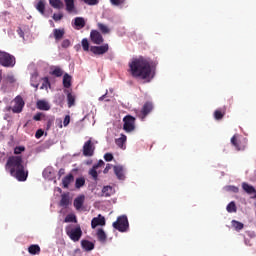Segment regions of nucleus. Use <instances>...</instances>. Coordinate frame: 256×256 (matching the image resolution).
Returning <instances> with one entry per match:
<instances>
[{
    "mask_svg": "<svg viewBox=\"0 0 256 256\" xmlns=\"http://www.w3.org/2000/svg\"><path fill=\"white\" fill-rule=\"evenodd\" d=\"M130 73L135 79H142L144 83H151L153 79V70L149 60L139 57L132 60L129 64Z\"/></svg>",
    "mask_w": 256,
    "mask_h": 256,
    "instance_id": "nucleus-1",
    "label": "nucleus"
},
{
    "mask_svg": "<svg viewBox=\"0 0 256 256\" xmlns=\"http://www.w3.org/2000/svg\"><path fill=\"white\" fill-rule=\"evenodd\" d=\"M5 169L17 181H27V177H29V171H25V166L23 165V156H10L6 162Z\"/></svg>",
    "mask_w": 256,
    "mask_h": 256,
    "instance_id": "nucleus-2",
    "label": "nucleus"
},
{
    "mask_svg": "<svg viewBox=\"0 0 256 256\" xmlns=\"http://www.w3.org/2000/svg\"><path fill=\"white\" fill-rule=\"evenodd\" d=\"M112 227L120 233H126V231H129V219H127L126 215L118 216Z\"/></svg>",
    "mask_w": 256,
    "mask_h": 256,
    "instance_id": "nucleus-3",
    "label": "nucleus"
},
{
    "mask_svg": "<svg viewBox=\"0 0 256 256\" xmlns=\"http://www.w3.org/2000/svg\"><path fill=\"white\" fill-rule=\"evenodd\" d=\"M66 235L69 236V239L71 241H74V243H77L83 237V230H81V226H76L75 228L71 226L66 227Z\"/></svg>",
    "mask_w": 256,
    "mask_h": 256,
    "instance_id": "nucleus-4",
    "label": "nucleus"
},
{
    "mask_svg": "<svg viewBox=\"0 0 256 256\" xmlns=\"http://www.w3.org/2000/svg\"><path fill=\"white\" fill-rule=\"evenodd\" d=\"M231 144L236 151H245L247 149V138L236 134L231 138Z\"/></svg>",
    "mask_w": 256,
    "mask_h": 256,
    "instance_id": "nucleus-5",
    "label": "nucleus"
},
{
    "mask_svg": "<svg viewBox=\"0 0 256 256\" xmlns=\"http://www.w3.org/2000/svg\"><path fill=\"white\" fill-rule=\"evenodd\" d=\"M13 107L7 106L5 108V111L9 112L12 111L13 113H22L23 112V107H25V101L23 100V97L21 96H16L15 99L13 100Z\"/></svg>",
    "mask_w": 256,
    "mask_h": 256,
    "instance_id": "nucleus-6",
    "label": "nucleus"
},
{
    "mask_svg": "<svg viewBox=\"0 0 256 256\" xmlns=\"http://www.w3.org/2000/svg\"><path fill=\"white\" fill-rule=\"evenodd\" d=\"M15 63V56L7 52L0 51V65H2V67H15Z\"/></svg>",
    "mask_w": 256,
    "mask_h": 256,
    "instance_id": "nucleus-7",
    "label": "nucleus"
},
{
    "mask_svg": "<svg viewBox=\"0 0 256 256\" xmlns=\"http://www.w3.org/2000/svg\"><path fill=\"white\" fill-rule=\"evenodd\" d=\"M123 121V129L124 131H126V133H131L132 131H135V117L127 115L123 118Z\"/></svg>",
    "mask_w": 256,
    "mask_h": 256,
    "instance_id": "nucleus-8",
    "label": "nucleus"
},
{
    "mask_svg": "<svg viewBox=\"0 0 256 256\" xmlns=\"http://www.w3.org/2000/svg\"><path fill=\"white\" fill-rule=\"evenodd\" d=\"M151 111H153V102H146L144 103L141 111L137 112V117H139L141 121H145V118L149 113H151Z\"/></svg>",
    "mask_w": 256,
    "mask_h": 256,
    "instance_id": "nucleus-9",
    "label": "nucleus"
},
{
    "mask_svg": "<svg viewBox=\"0 0 256 256\" xmlns=\"http://www.w3.org/2000/svg\"><path fill=\"white\" fill-rule=\"evenodd\" d=\"M94 153H95V145L93 144V141L89 139L83 145V155L84 157H93Z\"/></svg>",
    "mask_w": 256,
    "mask_h": 256,
    "instance_id": "nucleus-10",
    "label": "nucleus"
},
{
    "mask_svg": "<svg viewBox=\"0 0 256 256\" xmlns=\"http://www.w3.org/2000/svg\"><path fill=\"white\" fill-rule=\"evenodd\" d=\"M90 41H92V43H94V45H102V43L105 41V39H103V35H101L99 33V31L92 30L90 32Z\"/></svg>",
    "mask_w": 256,
    "mask_h": 256,
    "instance_id": "nucleus-11",
    "label": "nucleus"
},
{
    "mask_svg": "<svg viewBox=\"0 0 256 256\" xmlns=\"http://www.w3.org/2000/svg\"><path fill=\"white\" fill-rule=\"evenodd\" d=\"M91 53L93 55H105L109 51V44H103L102 46H91Z\"/></svg>",
    "mask_w": 256,
    "mask_h": 256,
    "instance_id": "nucleus-12",
    "label": "nucleus"
},
{
    "mask_svg": "<svg viewBox=\"0 0 256 256\" xmlns=\"http://www.w3.org/2000/svg\"><path fill=\"white\" fill-rule=\"evenodd\" d=\"M103 227L105 226V217L98 215V217H95L91 221V227L92 229H95L96 227Z\"/></svg>",
    "mask_w": 256,
    "mask_h": 256,
    "instance_id": "nucleus-13",
    "label": "nucleus"
},
{
    "mask_svg": "<svg viewBox=\"0 0 256 256\" xmlns=\"http://www.w3.org/2000/svg\"><path fill=\"white\" fill-rule=\"evenodd\" d=\"M73 181H75V176H73L72 173L66 175L62 179V187H63V189H69V185H71V183H73Z\"/></svg>",
    "mask_w": 256,
    "mask_h": 256,
    "instance_id": "nucleus-14",
    "label": "nucleus"
},
{
    "mask_svg": "<svg viewBox=\"0 0 256 256\" xmlns=\"http://www.w3.org/2000/svg\"><path fill=\"white\" fill-rule=\"evenodd\" d=\"M81 247L84 251H93V249H95V243L89 240H81Z\"/></svg>",
    "mask_w": 256,
    "mask_h": 256,
    "instance_id": "nucleus-15",
    "label": "nucleus"
},
{
    "mask_svg": "<svg viewBox=\"0 0 256 256\" xmlns=\"http://www.w3.org/2000/svg\"><path fill=\"white\" fill-rule=\"evenodd\" d=\"M67 13H77L75 9V0H64Z\"/></svg>",
    "mask_w": 256,
    "mask_h": 256,
    "instance_id": "nucleus-16",
    "label": "nucleus"
},
{
    "mask_svg": "<svg viewBox=\"0 0 256 256\" xmlns=\"http://www.w3.org/2000/svg\"><path fill=\"white\" fill-rule=\"evenodd\" d=\"M242 189L247 193V195H256V189L247 182L242 183Z\"/></svg>",
    "mask_w": 256,
    "mask_h": 256,
    "instance_id": "nucleus-17",
    "label": "nucleus"
},
{
    "mask_svg": "<svg viewBox=\"0 0 256 256\" xmlns=\"http://www.w3.org/2000/svg\"><path fill=\"white\" fill-rule=\"evenodd\" d=\"M83 203H85V195H80L74 199V207L77 211L81 210L83 207Z\"/></svg>",
    "mask_w": 256,
    "mask_h": 256,
    "instance_id": "nucleus-18",
    "label": "nucleus"
},
{
    "mask_svg": "<svg viewBox=\"0 0 256 256\" xmlns=\"http://www.w3.org/2000/svg\"><path fill=\"white\" fill-rule=\"evenodd\" d=\"M36 107L37 109H39L40 111H49V109H51V106L49 105V102L45 101V100H39L36 103Z\"/></svg>",
    "mask_w": 256,
    "mask_h": 256,
    "instance_id": "nucleus-19",
    "label": "nucleus"
},
{
    "mask_svg": "<svg viewBox=\"0 0 256 256\" xmlns=\"http://www.w3.org/2000/svg\"><path fill=\"white\" fill-rule=\"evenodd\" d=\"M97 239L100 243H107V234L103 228H100L96 232Z\"/></svg>",
    "mask_w": 256,
    "mask_h": 256,
    "instance_id": "nucleus-20",
    "label": "nucleus"
},
{
    "mask_svg": "<svg viewBox=\"0 0 256 256\" xmlns=\"http://www.w3.org/2000/svg\"><path fill=\"white\" fill-rule=\"evenodd\" d=\"M115 143L120 149H125V143H127V136L125 134H121L120 138L115 140Z\"/></svg>",
    "mask_w": 256,
    "mask_h": 256,
    "instance_id": "nucleus-21",
    "label": "nucleus"
},
{
    "mask_svg": "<svg viewBox=\"0 0 256 256\" xmlns=\"http://www.w3.org/2000/svg\"><path fill=\"white\" fill-rule=\"evenodd\" d=\"M75 29H83L85 27V19L83 17H76L74 19Z\"/></svg>",
    "mask_w": 256,
    "mask_h": 256,
    "instance_id": "nucleus-22",
    "label": "nucleus"
},
{
    "mask_svg": "<svg viewBox=\"0 0 256 256\" xmlns=\"http://www.w3.org/2000/svg\"><path fill=\"white\" fill-rule=\"evenodd\" d=\"M71 203V199L69 198V194H62L60 200V207H69Z\"/></svg>",
    "mask_w": 256,
    "mask_h": 256,
    "instance_id": "nucleus-23",
    "label": "nucleus"
},
{
    "mask_svg": "<svg viewBox=\"0 0 256 256\" xmlns=\"http://www.w3.org/2000/svg\"><path fill=\"white\" fill-rule=\"evenodd\" d=\"M30 255H39L41 253V247L37 244H32L28 247Z\"/></svg>",
    "mask_w": 256,
    "mask_h": 256,
    "instance_id": "nucleus-24",
    "label": "nucleus"
},
{
    "mask_svg": "<svg viewBox=\"0 0 256 256\" xmlns=\"http://www.w3.org/2000/svg\"><path fill=\"white\" fill-rule=\"evenodd\" d=\"M53 35H54V39L56 41H61V39H63V37L65 35V30L64 29H54Z\"/></svg>",
    "mask_w": 256,
    "mask_h": 256,
    "instance_id": "nucleus-25",
    "label": "nucleus"
},
{
    "mask_svg": "<svg viewBox=\"0 0 256 256\" xmlns=\"http://www.w3.org/2000/svg\"><path fill=\"white\" fill-rule=\"evenodd\" d=\"M49 3L53 9H63L65 4L61 0H49Z\"/></svg>",
    "mask_w": 256,
    "mask_h": 256,
    "instance_id": "nucleus-26",
    "label": "nucleus"
},
{
    "mask_svg": "<svg viewBox=\"0 0 256 256\" xmlns=\"http://www.w3.org/2000/svg\"><path fill=\"white\" fill-rule=\"evenodd\" d=\"M225 113H226L225 108L215 110L214 111V119H216V121H221V119H223L225 117Z\"/></svg>",
    "mask_w": 256,
    "mask_h": 256,
    "instance_id": "nucleus-27",
    "label": "nucleus"
},
{
    "mask_svg": "<svg viewBox=\"0 0 256 256\" xmlns=\"http://www.w3.org/2000/svg\"><path fill=\"white\" fill-rule=\"evenodd\" d=\"M114 173L118 179H125V174L123 173V166H114Z\"/></svg>",
    "mask_w": 256,
    "mask_h": 256,
    "instance_id": "nucleus-28",
    "label": "nucleus"
},
{
    "mask_svg": "<svg viewBox=\"0 0 256 256\" xmlns=\"http://www.w3.org/2000/svg\"><path fill=\"white\" fill-rule=\"evenodd\" d=\"M36 9L41 15H45V0H39Z\"/></svg>",
    "mask_w": 256,
    "mask_h": 256,
    "instance_id": "nucleus-29",
    "label": "nucleus"
},
{
    "mask_svg": "<svg viewBox=\"0 0 256 256\" xmlns=\"http://www.w3.org/2000/svg\"><path fill=\"white\" fill-rule=\"evenodd\" d=\"M97 27H98L99 31H101V33H103V35H107L108 33H111V29H109V27L103 23H98Z\"/></svg>",
    "mask_w": 256,
    "mask_h": 256,
    "instance_id": "nucleus-30",
    "label": "nucleus"
},
{
    "mask_svg": "<svg viewBox=\"0 0 256 256\" xmlns=\"http://www.w3.org/2000/svg\"><path fill=\"white\" fill-rule=\"evenodd\" d=\"M112 193H113V187H111V186H104L102 188V197H111Z\"/></svg>",
    "mask_w": 256,
    "mask_h": 256,
    "instance_id": "nucleus-31",
    "label": "nucleus"
},
{
    "mask_svg": "<svg viewBox=\"0 0 256 256\" xmlns=\"http://www.w3.org/2000/svg\"><path fill=\"white\" fill-rule=\"evenodd\" d=\"M63 86L65 89H69V87H71V76L67 73L63 76Z\"/></svg>",
    "mask_w": 256,
    "mask_h": 256,
    "instance_id": "nucleus-32",
    "label": "nucleus"
},
{
    "mask_svg": "<svg viewBox=\"0 0 256 256\" xmlns=\"http://www.w3.org/2000/svg\"><path fill=\"white\" fill-rule=\"evenodd\" d=\"M50 74H52L54 77H63V70L59 66H54V69Z\"/></svg>",
    "mask_w": 256,
    "mask_h": 256,
    "instance_id": "nucleus-33",
    "label": "nucleus"
},
{
    "mask_svg": "<svg viewBox=\"0 0 256 256\" xmlns=\"http://www.w3.org/2000/svg\"><path fill=\"white\" fill-rule=\"evenodd\" d=\"M68 107L71 108L75 105V95H72L71 92L67 94Z\"/></svg>",
    "mask_w": 256,
    "mask_h": 256,
    "instance_id": "nucleus-34",
    "label": "nucleus"
},
{
    "mask_svg": "<svg viewBox=\"0 0 256 256\" xmlns=\"http://www.w3.org/2000/svg\"><path fill=\"white\" fill-rule=\"evenodd\" d=\"M89 175L92 176V179L94 181L99 180V174L97 173V168H94V166L89 170Z\"/></svg>",
    "mask_w": 256,
    "mask_h": 256,
    "instance_id": "nucleus-35",
    "label": "nucleus"
},
{
    "mask_svg": "<svg viewBox=\"0 0 256 256\" xmlns=\"http://www.w3.org/2000/svg\"><path fill=\"white\" fill-rule=\"evenodd\" d=\"M232 227H234L236 231H241L245 225L237 220H232Z\"/></svg>",
    "mask_w": 256,
    "mask_h": 256,
    "instance_id": "nucleus-36",
    "label": "nucleus"
},
{
    "mask_svg": "<svg viewBox=\"0 0 256 256\" xmlns=\"http://www.w3.org/2000/svg\"><path fill=\"white\" fill-rule=\"evenodd\" d=\"M64 223H77V217L73 214H69L65 217Z\"/></svg>",
    "mask_w": 256,
    "mask_h": 256,
    "instance_id": "nucleus-37",
    "label": "nucleus"
},
{
    "mask_svg": "<svg viewBox=\"0 0 256 256\" xmlns=\"http://www.w3.org/2000/svg\"><path fill=\"white\" fill-rule=\"evenodd\" d=\"M84 186H85V178L83 177L77 178L75 182L76 189H81V187H84Z\"/></svg>",
    "mask_w": 256,
    "mask_h": 256,
    "instance_id": "nucleus-38",
    "label": "nucleus"
},
{
    "mask_svg": "<svg viewBox=\"0 0 256 256\" xmlns=\"http://www.w3.org/2000/svg\"><path fill=\"white\" fill-rule=\"evenodd\" d=\"M227 211L228 213H237V206L235 205V202H230L227 205Z\"/></svg>",
    "mask_w": 256,
    "mask_h": 256,
    "instance_id": "nucleus-39",
    "label": "nucleus"
},
{
    "mask_svg": "<svg viewBox=\"0 0 256 256\" xmlns=\"http://www.w3.org/2000/svg\"><path fill=\"white\" fill-rule=\"evenodd\" d=\"M82 49L85 52H89V40L87 38L82 39L81 41Z\"/></svg>",
    "mask_w": 256,
    "mask_h": 256,
    "instance_id": "nucleus-40",
    "label": "nucleus"
},
{
    "mask_svg": "<svg viewBox=\"0 0 256 256\" xmlns=\"http://www.w3.org/2000/svg\"><path fill=\"white\" fill-rule=\"evenodd\" d=\"M25 151V146H16L14 148V155H21Z\"/></svg>",
    "mask_w": 256,
    "mask_h": 256,
    "instance_id": "nucleus-41",
    "label": "nucleus"
},
{
    "mask_svg": "<svg viewBox=\"0 0 256 256\" xmlns=\"http://www.w3.org/2000/svg\"><path fill=\"white\" fill-rule=\"evenodd\" d=\"M111 5H114V7H119V5H123L125 3V0H110Z\"/></svg>",
    "mask_w": 256,
    "mask_h": 256,
    "instance_id": "nucleus-42",
    "label": "nucleus"
},
{
    "mask_svg": "<svg viewBox=\"0 0 256 256\" xmlns=\"http://www.w3.org/2000/svg\"><path fill=\"white\" fill-rule=\"evenodd\" d=\"M71 45V41L69 39H65L62 41L61 47H63V49H67L68 47H70Z\"/></svg>",
    "mask_w": 256,
    "mask_h": 256,
    "instance_id": "nucleus-43",
    "label": "nucleus"
},
{
    "mask_svg": "<svg viewBox=\"0 0 256 256\" xmlns=\"http://www.w3.org/2000/svg\"><path fill=\"white\" fill-rule=\"evenodd\" d=\"M45 134V131H43V129H38L35 133V137L36 139H41L42 135Z\"/></svg>",
    "mask_w": 256,
    "mask_h": 256,
    "instance_id": "nucleus-44",
    "label": "nucleus"
},
{
    "mask_svg": "<svg viewBox=\"0 0 256 256\" xmlns=\"http://www.w3.org/2000/svg\"><path fill=\"white\" fill-rule=\"evenodd\" d=\"M69 123H71V116L66 115L63 121V125L64 127H67V125H69Z\"/></svg>",
    "mask_w": 256,
    "mask_h": 256,
    "instance_id": "nucleus-45",
    "label": "nucleus"
},
{
    "mask_svg": "<svg viewBox=\"0 0 256 256\" xmlns=\"http://www.w3.org/2000/svg\"><path fill=\"white\" fill-rule=\"evenodd\" d=\"M54 21H61L63 19V13L53 14Z\"/></svg>",
    "mask_w": 256,
    "mask_h": 256,
    "instance_id": "nucleus-46",
    "label": "nucleus"
},
{
    "mask_svg": "<svg viewBox=\"0 0 256 256\" xmlns=\"http://www.w3.org/2000/svg\"><path fill=\"white\" fill-rule=\"evenodd\" d=\"M41 117H43V113L38 112L36 115L33 116L34 121H41Z\"/></svg>",
    "mask_w": 256,
    "mask_h": 256,
    "instance_id": "nucleus-47",
    "label": "nucleus"
},
{
    "mask_svg": "<svg viewBox=\"0 0 256 256\" xmlns=\"http://www.w3.org/2000/svg\"><path fill=\"white\" fill-rule=\"evenodd\" d=\"M104 159H105V161H113V154H111V153H106V154L104 155Z\"/></svg>",
    "mask_w": 256,
    "mask_h": 256,
    "instance_id": "nucleus-48",
    "label": "nucleus"
},
{
    "mask_svg": "<svg viewBox=\"0 0 256 256\" xmlns=\"http://www.w3.org/2000/svg\"><path fill=\"white\" fill-rule=\"evenodd\" d=\"M86 5H97V0H83Z\"/></svg>",
    "mask_w": 256,
    "mask_h": 256,
    "instance_id": "nucleus-49",
    "label": "nucleus"
},
{
    "mask_svg": "<svg viewBox=\"0 0 256 256\" xmlns=\"http://www.w3.org/2000/svg\"><path fill=\"white\" fill-rule=\"evenodd\" d=\"M105 165V162L103 160H99L97 164H95L93 167L95 169H99V167H103Z\"/></svg>",
    "mask_w": 256,
    "mask_h": 256,
    "instance_id": "nucleus-50",
    "label": "nucleus"
},
{
    "mask_svg": "<svg viewBox=\"0 0 256 256\" xmlns=\"http://www.w3.org/2000/svg\"><path fill=\"white\" fill-rule=\"evenodd\" d=\"M47 85H51L49 83V78H44V83L42 84V86L40 87V89H45V87H47Z\"/></svg>",
    "mask_w": 256,
    "mask_h": 256,
    "instance_id": "nucleus-51",
    "label": "nucleus"
},
{
    "mask_svg": "<svg viewBox=\"0 0 256 256\" xmlns=\"http://www.w3.org/2000/svg\"><path fill=\"white\" fill-rule=\"evenodd\" d=\"M17 33L20 37H25V32L21 28H18Z\"/></svg>",
    "mask_w": 256,
    "mask_h": 256,
    "instance_id": "nucleus-52",
    "label": "nucleus"
},
{
    "mask_svg": "<svg viewBox=\"0 0 256 256\" xmlns=\"http://www.w3.org/2000/svg\"><path fill=\"white\" fill-rule=\"evenodd\" d=\"M110 169H111V164H107L105 169H104V171H103V173H105V174L109 173Z\"/></svg>",
    "mask_w": 256,
    "mask_h": 256,
    "instance_id": "nucleus-53",
    "label": "nucleus"
},
{
    "mask_svg": "<svg viewBox=\"0 0 256 256\" xmlns=\"http://www.w3.org/2000/svg\"><path fill=\"white\" fill-rule=\"evenodd\" d=\"M9 83H15V77L14 76H8L7 77Z\"/></svg>",
    "mask_w": 256,
    "mask_h": 256,
    "instance_id": "nucleus-54",
    "label": "nucleus"
},
{
    "mask_svg": "<svg viewBox=\"0 0 256 256\" xmlns=\"http://www.w3.org/2000/svg\"><path fill=\"white\" fill-rule=\"evenodd\" d=\"M31 125H33V121H32V120H28V121L24 124V127H31Z\"/></svg>",
    "mask_w": 256,
    "mask_h": 256,
    "instance_id": "nucleus-55",
    "label": "nucleus"
},
{
    "mask_svg": "<svg viewBox=\"0 0 256 256\" xmlns=\"http://www.w3.org/2000/svg\"><path fill=\"white\" fill-rule=\"evenodd\" d=\"M65 173V168H61L58 172L59 177H62V175Z\"/></svg>",
    "mask_w": 256,
    "mask_h": 256,
    "instance_id": "nucleus-56",
    "label": "nucleus"
},
{
    "mask_svg": "<svg viewBox=\"0 0 256 256\" xmlns=\"http://www.w3.org/2000/svg\"><path fill=\"white\" fill-rule=\"evenodd\" d=\"M105 97H107V92L99 98V101H105Z\"/></svg>",
    "mask_w": 256,
    "mask_h": 256,
    "instance_id": "nucleus-57",
    "label": "nucleus"
},
{
    "mask_svg": "<svg viewBox=\"0 0 256 256\" xmlns=\"http://www.w3.org/2000/svg\"><path fill=\"white\" fill-rule=\"evenodd\" d=\"M36 90L39 89V84H31Z\"/></svg>",
    "mask_w": 256,
    "mask_h": 256,
    "instance_id": "nucleus-58",
    "label": "nucleus"
},
{
    "mask_svg": "<svg viewBox=\"0 0 256 256\" xmlns=\"http://www.w3.org/2000/svg\"><path fill=\"white\" fill-rule=\"evenodd\" d=\"M234 191H235V193H237V191H239V188H235Z\"/></svg>",
    "mask_w": 256,
    "mask_h": 256,
    "instance_id": "nucleus-59",
    "label": "nucleus"
},
{
    "mask_svg": "<svg viewBox=\"0 0 256 256\" xmlns=\"http://www.w3.org/2000/svg\"><path fill=\"white\" fill-rule=\"evenodd\" d=\"M255 197H256V194H255Z\"/></svg>",
    "mask_w": 256,
    "mask_h": 256,
    "instance_id": "nucleus-60",
    "label": "nucleus"
}]
</instances>
